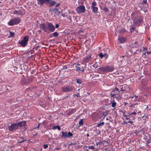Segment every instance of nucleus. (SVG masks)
<instances>
[{
    "label": "nucleus",
    "mask_w": 151,
    "mask_h": 151,
    "mask_svg": "<svg viewBox=\"0 0 151 151\" xmlns=\"http://www.w3.org/2000/svg\"><path fill=\"white\" fill-rule=\"evenodd\" d=\"M91 57V55H89L86 56L83 60V62L84 63H86L89 62L90 60Z\"/></svg>",
    "instance_id": "17"
},
{
    "label": "nucleus",
    "mask_w": 151,
    "mask_h": 151,
    "mask_svg": "<svg viewBox=\"0 0 151 151\" xmlns=\"http://www.w3.org/2000/svg\"><path fill=\"white\" fill-rule=\"evenodd\" d=\"M138 132H139L137 130H136L134 131V133L136 135H137Z\"/></svg>",
    "instance_id": "54"
},
{
    "label": "nucleus",
    "mask_w": 151,
    "mask_h": 151,
    "mask_svg": "<svg viewBox=\"0 0 151 151\" xmlns=\"http://www.w3.org/2000/svg\"><path fill=\"white\" fill-rule=\"evenodd\" d=\"M13 14L18 15H22V13L21 11L20 10H19L18 11H17L15 10L13 12Z\"/></svg>",
    "instance_id": "23"
},
{
    "label": "nucleus",
    "mask_w": 151,
    "mask_h": 151,
    "mask_svg": "<svg viewBox=\"0 0 151 151\" xmlns=\"http://www.w3.org/2000/svg\"><path fill=\"white\" fill-rule=\"evenodd\" d=\"M39 47V45L37 46L36 47H35L33 48V49L35 50H37L38 47Z\"/></svg>",
    "instance_id": "52"
},
{
    "label": "nucleus",
    "mask_w": 151,
    "mask_h": 151,
    "mask_svg": "<svg viewBox=\"0 0 151 151\" xmlns=\"http://www.w3.org/2000/svg\"><path fill=\"white\" fill-rule=\"evenodd\" d=\"M47 0H37V4L40 7L44 5V4H46Z\"/></svg>",
    "instance_id": "15"
},
{
    "label": "nucleus",
    "mask_w": 151,
    "mask_h": 151,
    "mask_svg": "<svg viewBox=\"0 0 151 151\" xmlns=\"http://www.w3.org/2000/svg\"><path fill=\"white\" fill-rule=\"evenodd\" d=\"M138 45L137 44V42H135L134 44V47H135L136 48H137Z\"/></svg>",
    "instance_id": "44"
},
{
    "label": "nucleus",
    "mask_w": 151,
    "mask_h": 151,
    "mask_svg": "<svg viewBox=\"0 0 151 151\" xmlns=\"http://www.w3.org/2000/svg\"><path fill=\"white\" fill-rule=\"evenodd\" d=\"M104 124V122H102L97 124L96 125V127H99L103 126Z\"/></svg>",
    "instance_id": "30"
},
{
    "label": "nucleus",
    "mask_w": 151,
    "mask_h": 151,
    "mask_svg": "<svg viewBox=\"0 0 151 151\" xmlns=\"http://www.w3.org/2000/svg\"><path fill=\"white\" fill-rule=\"evenodd\" d=\"M127 117L125 118L126 120H134L135 119V116L131 115L130 114L129 115H127Z\"/></svg>",
    "instance_id": "18"
},
{
    "label": "nucleus",
    "mask_w": 151,
    "mask_h": 151,
    "mask_svg": "<svg viewBox=\"0 0 151 151\" xmlns=\"http://www.w3.org/2000/svg\"><path fill=\"white\" fill-rule=\"evenodd\" d=\"M92 5L91 6H95L96 5H97V3L95 1L92 2Z\"/></svg>",
    "instance_id": "50"
},
{
    "label": "nucleus",
    "mask_w": 151,
    "mask_h": 151,
    "mask_svg": "<svg viewBox=\"0 0 151 151\" xmlns=\"http://www.w3.org/2000/svg\"><path fill=\"white\" fill-rule=\"evenodd\" d=\"M83 149L86 151H88L89 150L88 146H84L83 148Z\"/></svg>",
    "instance_id": "42"
},
{
    "label": "nucleus",
    "mask_w": 151,
    "mask_h": 151,
    "mask_svg": "<svg viewBox=\"0 0 151 151\" xmlns=\"http://www.w3.org/2000/svg\"><path fill=\"white\" fill-rule=\"evenodd\" d=\"M61 133L60 138L62 139H66L67 138H70L73 136V134L70 132H67L62 131L61 132Z\"/></svg>",
    "instance_id": "6"
},
{
    "label": "nucleus",
    "mask_w": 151,
    "mask_h": 151,
    "mask_svg": "<svg viewBox=\"0 0 151 151\" xmlns=\"http://www.w3.org/2000/svg\"><path fill=\"white\" fill-rule=\"evenodd\" d=\"M110 95H111V97H112V98L113 99H114V98L115 97V96L116 95V93H115V94L114 93H112V92L110 93Z\"/></svg>",
    "instance_id": "40"
},
{
    "label": "nucleus",
    "mask_w": 151,
    "mask_h": 151,
    "mask_svg": "<svg viewBox=\"0 0 151 151\" xmlns=\"http://www.w3.org/2000/svg\"><path fill=\"white\" fill-rule=\"evenodd\" d=\"M3 90L2 88V86L0 85V91H3Z\"/></svg>",
    "instance_id": "61"
},
{
    "label": "nucleus",
    "mask_w": 151,
    "mask_h": 151,
    "mask_svg": "<svg viewBox=\"0 0 151 151\" xmlns=\"http://www.w3.org/2000/svg\"><path fill=\"white\" fill-rule=\"evenodd\" d=\"M99 56L101 59H102L104 57V54L101 52L99 54Z\"/></svg>",
    "instance_id": "37"
},
{
    "label": "nucleus",
    "mask_w": 151,
    "mask_h": 151,
    "mask_svg": "<svg viewBox=\"0 0 151 151\" xmlns=\"http://www.w3.org/2000/svg\"><path fill=\"white\" fill-rule=\"evenodd\" d=\"M145 52H146L147 54L149 55V54H150V53H151V51H146Z\"/></svg>",
    "instance_id": "60"
},
{
    "label": "nucleus",
    "mask_w": 151,
    "mask_h": 151,
    "mask_svg": "<svg viewBox=\"0 0 151 151\" xmlns=\"http://www.w3.org/2000/svg\"><path fill=\"white\" fill-rule=\"evenodd\" d=\"M21 19L18 17H15L12 19L8 22V24L10 26L17 24L21 22Z\"/></svg>",
    "instance_id": "7"
},
{
    "label": "nucleus",
    "mask_w": 151,
    "mask_h": 151,
    "mask_svg": "<svg viewBox=\"0 0 151 151\" xmlns=\"http://www.w3.org/2000/svg\"><path fill=\"white\" fill-rule=\"evenodd\" d=\"M76 64L75 67L76 68V71L78 72V73H80V71H81L82 73L84 72L85 68H86V65H85L84 67L81 66V65L79 64Z\"/></svg>",
    "instance_id": "8"
},
{
    "label": "nucleus",
    "mask_w": 151,
    "mask_h": 151,
    "mask_svg": "<svg viewBox=\"0 0 151 151\" xmlns=\"http://www.w3.org/2000/svg\"><path fill=\"white\" fill-rule=\"evenodd\" d=\"M88 149H91V150H93L95 149L94 147L93 146H88Z\"/></svg>",
    "instance_id": "47"
},
{
    "label": "nucleus",
    "mask_w": 151,
    "mask_h": 151,
    "mask_svg": "<svg viewBox=\"0 0 151 151\" xmlns=\"http://www.w3.org/2000/svg\"><path fill=\"white\" fill-rule=\"evenodd\" d=\"M115 91H117V92L119 93L120 92V91H119V89L116 87L114 88V90L112 91V92H115Z\"/></svg>",
    "instance_id": "32"
},
{
    "label": "nucleus",
    "mask_w": 151,
    "mask_h": 151,
    "mask_svg": "<svg viewBox=\"0 0 151 151\" xmlns=\"http://www.w3.org/2000/svg\"><path fill=\"white\" fill-rule=\"evenodd\" d=\"M85 7L84 5H80L77 7L76 9L77 12L80 14L81 13H84L85 11Z\"/></svg>",
    "instance_id": "9"
},
{
    "label": "nucleus",
    "mask_w": 151,
    "mask_h": 151,
    "mask_svg": "<svg viewBox=\"0 0 151 151\" xmlns=\"http://www.w3.org/2000/svg\"><path fill=\"white\" fill-rule=\"evenodd\" d=\"M135 29V27H134V26H132V27H131L130 29V31L129 32V33H132V32H134V31Z\"/></svg>",
    "instance_id": "29"
},
{
    "label": "nucleus",
    "mask_w": 151,
    "mask_h": 151,
    "mask_svg": "<svg viewBox=\"0 0 151 151\" xmlns=\"http://www.w3.org/2000/svg\"><path fill=\"white\" fill-rule=\"evenodd\" d=\"M59 35V34L57 32H55L52 33V35L50 36V37H52L53 36L54 37H57Z\"/></svg>",
    "instance_id": "26"
},
{
    "label": "nucleus",
    "mask_w": 151,
    "mask_h": 151,
    "mask_svg": "<svg viewBox=\"0 0 151 151\" xmlns=\"http://www.w3.org/2000/svg\"><path fill=\"white\" fill-rule=\"evenodd\" d=\"M34 50H31L29 51V52L30 53H31V54H32V53H33V52H34Z\"/></svg>",
    "instance_id": "59"
},
{
    "label": "nucleus",
    "mask_w": 151,
    "mask_h": 151,
    "mask_svg": "<svg viewBox=\"0 0 151 151\" xmlns=\"http://www.w3.org/2000/svg\"><path fill=\"white\" fill-rule=\"evenodd\" d=\"M132 120H129V121H128V123H129L131 124H132L133 123V122L132 121Z\"/></svg>",
    "instance_id": "53"
},
{
    "label": "nucleus",
    "mask_w": 151,
    "mask_h": 151,
    "mask_svg": "<svg viewBox=\"0 0 151 151\" xmlns=\"http://www.w3.org/2000/svg\"><path fill=\"white\" fill-rule=\"evenodd\" d=\"M60 3L59 2L58 3H57L56 5L55 6V7L54 8H57L58 7V6H60Z\"/></svg>",
    "instance_id": "51"
},
{
    "label": "nucleus",
    "mask_w": 151,
    "mask_h": 151,
    "mask_svg": "<svg viewBox=\"0 0 151 151\" xmlns=\"http://www.w3.org/2000/svg\"><path fill=\"white\" fill-rule=\"evenodd\" d=\"M47 26L49 33L50 32H53L55 31V27L52 23L51 22L47 23Z\"/></svg>",
    "instance_id": "11"
},
{
    "label": "nucleus",
    "mask_w": 151,
    "mask_h": 151,
    "mask_svg": "<svg viewBox=\"0 0 151 151\" xmlns=\"http://www.w3.org/2000/svg\"><path fill=\"white\" fill-rule=\"evenodd\" d=\"M74 89L75 87L73 86H64L61 87V91L64 93H67L72 91Z\"/></svg>",
    "instance_id": "5"
},
{
    "label": "nucleus",
    "mask_w": 151,
    "mask_h": 151,
    "mask_svg": "<svg viewBox=\"0 0 151 151\" xmlns=\"http://www.w3.org/2000/svg\"><path fill=\"white\" fill-rule=\"evenodd\" d=\"M76 82L78 85H80L81 84L82 81L81 79L80 78H76Z\"/></svg>",
    "instance_id": "24"
},
{
    "label": "nucleus",
    "mask_w": 151,
    "mask_h": 151,
    "mask_svg": "<svg viewBox=\"0 0 151 151\" xmlns=\"http://www.w3.org/2000/svg\"><path fill=\"white\" fill-rule=\"evenodd\" d=\"M76 112V109H70L69 111H68L67 113V115H70L71 114L75 113Z\"/></svg>",
    "instance_id": "21"
},
{
    "label": "nucleus",
    "mask_w": 151,
    "mask_h": 151,
    "mask_svg": "<svg viewBox=\"0 0 151 151\" xmlns=\"http://www.w3.org/2000/svg\"><path fill=\"white\" fill-rule=\"evenodd\" d=\"M29 40V36L27 35L23 37L22 40L19 41L18 43L22 47H24L27 45Z\"/></svg>",
    "instance_id": "4"
},
{
    "label": "nucleus",
    "mask_w": 151,
    "mask_h": 151,
    "mask_svg": "<svg viewBox=\"0 0 151 151\" xmlns=\"http://www.w3.org/2000/svg\"><path fill=\"white\" fill-rule=\"evenodd\" d=\"M120 91H126V89H123L122 88H121V90Z\"/></svg>",
    "instance_id": "57"
},
{
    "label": "nucleus",
    "mask_w": 151,
    "mask_h": 151,
    "mask_svg": "<svg viewBox=\"0 0 151 151\" xmlns=\"http://www.w3.org/2000/svg\"><path fill=\"white\" fill-rule=\"evenodd\" d=\"M73 96L75 98H76L77 99H78L77 98H78L81 97V96L80 95L79 93H78L77 94H74L73 95Z\"/></svg>",
    "instance_id": "25"
},
{
    "label": "nucleus",
    "mask_w": 151,
    "mask_h": 151,
    "mask_svg": "<svg viewBox=\"0 0 151 151\" xmlns=\"http://www.w3.org/2000/svg\"><path fill=\"white\" fill-rule=\"evenodd\" d=\"M40 124H41V123H39L38 125V126H37L36 127H35V129H38V128H39L40 125Z\"/></svg>",
    "instance_id": "58"
},
{
    "label": "nucleus",
    "mask_w": 151,
    "mask_h": 151,
    "mask_svg": "<svg viewBox=\"0 0 151 151\" xmlns=\"http://www.w3.org/2000/svg\"><path fill=\"white\" fill-rule=\"evenodd\" d=\"M21 81L22 83L24 85H26L30 83L31 81V80L30 79L24 78H22Z\"/></svg>",
    "instance_id": "13"
},
{
    "label": "nucleus",
    "mask_w": 151,
    "mask_h": 151,
    "mask_svg": "<svg viewBox=\"0 0 151 151\" xmlns=\"http://www.w3.org/2000/svg\"><path fill=\"white\" fill-rule=\"evenodd\" d=\"M117 96L115 97L119 101V100H121V97L120 96L119 94H117Z\"/></svg>",
    "instance_id": "35"
},
{
    "label": "nucleus",
    "mask_w": 151,
    "mask_h": 151,
    "mask_svg": "<svg viewBox=\"0 0 151 151\" xmlns=\"http://www.w3.org/2000/svg\"><path fill=\"white\" fill-rule=\"evenodd\" d=\"M83 119H81L80 121H79V125H83Z\"/></svg>",
    "instance_id": "38"
},
{
    "label": "nucleus",
    "mask_w": 151,
    "mask_h": 151,
    "mask_svg": "<svg viewBox=\"0 0 151 151\" xmlns=\"http://www.w3.org/2000/svg\"><path fill=\"white\" fill-rule=\"evenodd\" d=\"M43 148L45 149H46L48 147V145L47 144H44L43 145Z\"/></svg>",
    "instance_id": "46"
},
{
    "label": "nucleus",
    "mask_w": 151,
    "mask_h": 151,
    "mask_svg": "<svg viewBox=\"0 0 151 151\" xmlns=\"http://www.w3.org/2000/svg\"><path fill=\"white\" fill-rule=\"evenodd\" d=\"M27 140V139L24 136H19V139H18V143H22Z\"/></svg>",
    "instance_id": "16"
},
{
    "label": "nucleus",
    "mask_w": 151,
    "mask_h": 151,
    "mask_svg": "<svg viewBox=\"0 0 151 151\" xmlns=\"http://www.w3.org/2000/svg\"><path fill=\"white\" fill-rule=\"evenodd\" d=\"M108 113V111H105L103 113V115L104 116V118L105 116L107 115Z\"/></svg>",
    "instance_id": "39"
},
{
    "label": "nucleus",
    "mask_w": 151,
    "mask_h": 151,
    "mask_svg": "<svg viewBox=\"0 0 151 151\" xmlns=\"http://www.w3.org/2000/svg\"><path fill=\"white\" fill-rule=\"evenodd\" d=\"M141 4L142 5H143L144 4H146L147 7H148L149 5L148 4H147V0H143V1L141 2Z\"/></svg>",
    "instance_id": "31"
},
{
    "label": "nucleus",
    "mask_w": 151,
    "mask_h": 151,
    "mask_svg": "<svg viewBox=\"0 0 151 151\" xmlns=\"http://www.w3.org/2000/svg\"><path fill=\"white\" fill-rule=\"evenodd\" d=\"M127 32V30L124 28H122L119 30L120 34H123Z\"/></svg>",
    "instance_id": "22"
},
{
    "label": "nucleus",
    "mask_w": 151,
    "mask_h": 151,
    "mask_svg": "<svg viewBox=\"0 0 151 151\" xmlns=\"http://www.w3.org/2000/svg\"><path fill=\"white\" fill-rule=\"evenodd\" d=\"M131 17L134 25L139 26L143 22V18L140 15H139L137 12H133L131 14Z\"/></svg>",
    "instance_id": "2"
},
{
    "label": "nucleus",
    "mask_w": 151,
    "mask_h": 151,
    "mask_svg": "<svg viewBox=\"0 0 151 151\" xmlns=\"http://www.w3.org/2000/svg\"><path fill=\"white\" fill-rule=\"evenodd\" d=\"M103 10L105 12H107L109 11V9L106 6H105L103 8Z\"/></svg>",
    "instance_id": "36"
},
{
    "label": "nucleus",
    "mask_w": 151,
    "mask_h": 151,
    "mask_svg": "<svg viewBox=\"0 0 151 151\" xmlns=\"http://www.w3.org/2000/svg\"><path fill=\"white\" fill-rule=\"evenodd\" d=\"M121 112H122L123 116H124L125 117L127 116V115H126V113H127L126 111H121Z\"/></svg>",
    "instance_id": "49"
},
{
    "label": "nucleus",
    "mask_w": 151,
    "mask_h": 151,
    "mask_svg": "<svg viewBox=\"0 0 151 151\" xmlns=\"http://www.w3.org/2000/svg\"><path fill=\"white\" fill-rule=\"evenodd\" d=\"M39 27L40 29L43 30L45 32L49 33L48 29L47 24L46 25L44 23L40 24L39 25Z\"/></svg>",
    "instance_id": "10"
},
{
    "label": "nucleus",
    "mask_w": 151,
    "mask_h": 151,
    "mask_svg": "<svg viewBox=\"0 0 151 151\" xmlns=\"http://www.w3.org/2000/svg\"><path fill=\"white\" fill-rule=\"evenodd\" d=\"M139 132H140L142 134H145L144 129L143 128L140 129Z\"/></svg>",
    "instance_id": "34"
},
{
    "label": "nucleus",
    "mask_w": 151,
    "mask_h": 151,
    "mask_svg": "<svg viewBox=\"0 0 151 151\" xmlns=\"http://www.w3.org/2000/svg\"><path fill=\"white\" fill-rule=\"evenodd\" d=\"M95 131H96V132L97 133H98L99 134H100V133H101L100 131L99 130L96 129L95 130Z\"/></svg>",
    "instance_id": "56"
},
{
    "label": "nucleus",
    "mask_w": 151,
    "mask_h": 151,
    "mask_svg": "<svg viewBox=\"0 0 151 151\" xmlns=\"http://www.w3.org/2000/svg\"><path fill=\"white\" fill-rule=\"evenodd\" d=\"M56 3V1L54 0H47L46 4L48 5L49 7H51L54 6Z\"/></svg>",
    "instance_id": "14"
},
{
    "label": "nucleus",
    "mask_w": 151,
    "mask_h": 151,
    "mask_svg": "<svg viewBox=\"0 0 151 151\" xmlns=\"http://www.w3.org/2000/svg\"><path fill=\"white\" fill-rule=\"evenodd\" d=\"M98 69L104 73H106L113 71L114 69V65H106L99 68Z\"/></svg>",
    "instance_id": "3"
},
{
    "label": "nucleus",
    "mask_w": 151,
    "mask_h": 151,
    "mask_svg": "<svg viewBox=\"0 0 151 151\" xmlns=\"http://www.w3.org/2000/svg\"><path fill=\"white\" fill-rule=\"evenodd\" d=\"M87 111V109H84V110L83 111V112H84L85 113V112H86Z\"/></svg>",
    "instance_id": "64"
},
{
    "label": "nucleus",
    "mask_w": 151,
    "mask_h": 151,
    "mask_svg": "<svg viewBox=\"0 0 151 151\" xmlns=\"http://www.w3.org/2000/svg\"><path fill=\"white\" fill-rule=\"evenodd\" d=\"M118 40L121 43H123L126 40L125 38L123 37H119Z\"/></svg>",
    "instance_id": "19"
},
{
    "label": "nucleus",
    "mask_w": 151,
    "mask_h": 151,
    "mask_svg": "<svg viewBox=\"0 0 151 151\" xmlns=\"http://www.w3.org/2000/svg\"><path fill=\"white\" fill-rule=\"evenodd\" d=\"M56 129H57L59 131H60L61 129V128L59 126L57 125L54 126L52 128L54 130H55Z\"/></svg>",
    "instance_id": "27"
},
{
    "label": "nucleus",
    "mask_w": 151,
    "mask_h": 151,
    "mask_svg": "<svg viewBox=\"0 0 151 151\" xmlns=\"http://www.w3.org/2000/svg\"><path fill=\"white\" fill-rule=\"evenodd\" d=\"M104 57H105V60L108 57V55L107 53H105L104 54Z\"/></svg>",
    "instance_id": "45"
},
{
    "label": "nucleus",
    "mask_w": 151,
    "mask_h": 151,
    "mask_svg": "<svg viewBox=\"0 0 151 151\" xmlns=\"http://www.w3.org/2000/svg\"><path fill=\"white\" fill-rule=\"evenodd\" d=\"M93 66L95 68H96L97 67V66H96V64H93Z\"/></svg>",
    "instance_id": "62"
},
{
    "label": "nucleus",
    "mask_w": 151,
    "mask_h": 151,
    "mask_svg": "<svg viewBox=\"0 0 151 151\" xmlns=\"http://www.w3.org/2000/svg\"><path fill=\"white\" fill-rule=\"evenodd\" d=\"M143 7V9H145V10H147V8L148 7H147V6H145L144 7Z\"/></svg>",
    "instance_id": "63"
},
{
    "label": "nucleus",
    "mask_w": 151,
    "mask_h": 151,
    "mask_svg": "<svg viewBox=\"0 0 151 151\" xmlns=\"http://www.w3.org/2000/svg\"><path fill=\"white\" fill-rule=\"evenodd\" d=\"M27 126L26 121H23L12 123L8 126V128L10 131L14 132L19 129V127L21 128L22 127H24V130L25 131L27 129Z\"/></svg>",
    "instance_id": "1"
},
{
    "label": "nucleus",
    "mask_w": 151,
    "mask_h": 151,
    "mask_svg": "<svg viewBox=\"0 0 151 151\" xmlns=\"http://www.w3.org/2000/svg\"><path fill=\"white\" fill-rule=\"evenodd\" d=\"M10 36L11 37H13L14 35V33L13 32L9 31Z\"/></svg>",
    "instance_id": "43"
},
{
    "label": "nucleus",
    "mask_w": 151,
    "mask_h": 151,
    "mask_svg": "<svg viewBox=\"0 0 151 151\" xmlns=\"http://www.w3.org/2000/svg\"><path fill=\"white\" fill-rule=\"evenodd\" d=\"M49 11L54 13V16H59L60 13V12L59 11L58 9V8H54L53 9H49Z\"/></svg>",
    "instance_id": "12"
},
{
    "label": "nucleus",
    "mask_w": 151,
    "mask_h": 151,
    "mask_svg": "<svg viewBox=\"0 0 151 151\" xmlns=\"http://www.w3.org/2000/svg\"><path fill=\"white\" fill-rule=\"evenodd\" d=\"M146 142H147L146 145L147 146H148L149 145L148 144L149 143H151V139H150V137L149 139Z\"/></svg>",
    "instance_id": "33"
},
{
    "label": "nucleus",
    "mask_w": 151,
    "mask_h": 151,
    "mask_svg": "<svg viewBox=\"0 0 151 151\" xmlns=\"http://www.w3.org/2000/svg\"><path fill=\"white\" fill-rule=\"evenodd\" d=\"M111 106L114 108L112 110H114L115 109V108H114L116 106V102H112L111 103Z\"/></svg>",
    "instance_id": "28"
},
{
    "label": "nucleus",
    "mask_w": 151,
    "mask_h": 151,
    "mask_svg": "<svg viewBox=\"0 0 151 151\" xmlns=\"http://www.w3.org/2000/svg\"><path fill=\"white\" fill-rule=\"evenodd\" d=\"M140 8H141V10L143 11L145 13L147 11V10H145V9H143V7H140Z\"/></svg>",
    "instance_id": "48"
},
{
    "label": "nucleus",
    "mask_w": 151,
    "mask_h": 151,
    "mask_svg": "<svg viewBox=\"0 0 151 151\" xmlns=\"http://www.w3.org/2000/svg\"><path fill=\"white\" fill-rule=\"evenodd\" d=\"M59 27V25L58 24H56L55 25V28H58Z\"/></svg>",
    "instance_id": "55"
},
{
    "label": "nucleus",
    "mask_w": 151,
    "mask_h": 151,
    "mask_svg": "<svg viewBox=\"0 0 151 151\" xmlns=\"http://www.w3.org/2000/svg\"><path fill=\"white\" fill-rule=\"evenodd\" d=\"M137 111V110H134V111L132 113H130V114L131 115H134V116H135V115L137 114L136 112Z\"/></svg>",
    "instance_id": "41"
},
{
    "label": "nucleus",
    "mask_w": 151,
    "mask_h": 151,
    "mask_svg": "<svg viewBox=\"0 0 151 151\" xmlns=\"http://www.w3.org/2000/svg\"><path fill=\"white\" fill-rule=\"evenodd\" d=\"M91 9L92 11L94 13H96L97 12L98 10V8L96 6H91Z\"/></svg>",
    "instance_id": "20"
}]
</instances>
